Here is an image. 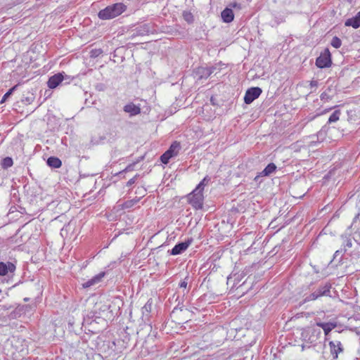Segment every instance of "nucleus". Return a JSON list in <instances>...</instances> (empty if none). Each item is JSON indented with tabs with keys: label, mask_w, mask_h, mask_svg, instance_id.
I'll return each instance as SVG.
<instances>
[{
	"label": "nucleus",
	"mask_w": 360,
	"mask_h": 360,
	"mask_svg": "<svg viewBox=\"0 0 360 360\" xmlns=\"http://www.w3.org/2000/svg\"><path fill=\"white\" fill-rule=\"evenodd\" d=\"M333 108H328V109H326V110H324V111L323 112V113H326V112H328L329 110H331V109H333Z\"/></svg>",
	"instance_id": "obj_32"
},
{
	"label": "nucleus",
	"mask_w": 360,
	"mask_h": 360,
	"mask_svg": "<svg viewBox=\"0 0 360 360\" xmlns=\"http://www.w3.org/2000/svg\"><path fill=\"white\" fill-rule=\"evenodd\" d=\"M353 238L357 244L360 245V229L353 233Z\"/></svg>",
	"instance_id": "obj_26"
},
{
	"label": "nucleus",
	"mask_w": 360,
	"mask_h": 360,
	"mask_svg": "<svg viewBox=\"0 0 360 360\" xmlns=\"http://www.w3.org/2000/svg\"><path fill=\"white\" fill-rule=\"evenodd\" d=\"M321 99H323V98H324V94H321Z\"/></svg>",
	"instance_id": "obj_36"
},
{
	"label": "nucleus",
	"mask_w": 360,
	"mask_h": 360,
	"mask_svg": "<svg viewBox=\"0 0 360 360\" xmlns=\"http://www.w3.org/2000/svg\"><path fill=\"white\" fill-rule=\"evenodd\" d=\"M187 285H188V282H187L186 279H184L180 282L179 287L181 288H186Z\"/></svg>",
	"instance_id": "obj_28"
},
{
	"label": "nucleus",
	"mask_w": 360,
	"mask_h": 360,
	"mask_svg": "<svg viewBox=\"0 0 360 360\" xmlns=\"http://www.w3.org/2000/svg\"><path fill=\"white\" fill-rule=\"evenodd\" d=\"M192 18V16L189 13V14H186L184 15V18L187 20V21H189L190 19L189 18Z\"/></svg>",
	"instance_id": "obj_30"
},
{
	"label": "nucleus",
	"mask_w": 360,
	"mask_h": 360,
	"mask_svg": "<svg viewBox=\"0 0 360 360\" xmlns=\"http://www.w3.org/2000/svg\"><path fill=\"white\" fill-rule=\"evenodd\" d=\"M15 269V265L11 262H0V276H6L8 273H14Z\"/></svg>",
	"instance_id": "obj_10"
},
{
	"label": "nucleus",
	"mask_w": 360,
	"mask_h": 360,
	"mask_svg": "<svg viewBox=\"0 0 360 360\" xmlns=\"http://www.w3.org/2000/svg\"><path fill=\"white\" fill-rule=\"evenodd\" d=\"M331 54L328 49H326L321 53L316 60V65L319 68H329L331 66Z\"/></svg>",
	"instance_id": "obj_4"
},
{
	"label": "nucleus",
	"mask_w": 360,
	"mask_h": 360,
	"mask_svg": "<svg viewBox=\"0 0 360 360\" xmlns=\"http://www.w3.org/2000/svg\"><path fill=\"white\" fill-rule=\"evenodd\" d=\"M351 245H352L351 243L349 241H347V246L351 247Z\"/></svg>",
	"instance_id": "obj_35"
},
{
	"label": "nucleus",
	"mask_w": 360,
	"mask_h": 360,
	"mask_svg": "<svg viewBox=\"0 0 360 360\" xmlns=\"http://www.w3.org/2000/svg\"><path fill=\"white\" fill-rule=\"evenodd\" d=\"M192 238H188L186 241L176 244L171 250V255H176L184 252L193 243Z\"/></svg>",
	"instance_id": "obj_8"
},
{
	"label": "nucleus",
	"mask_w": 360,
	"mask_h": 360,
	"mask_svg": "<svg viewBox=\"0 0 360 360\" xmlns=\"http://www.w3.org/2000/svg\"><path fill=\"white\" fill-rule=\"evenodd\" d=\"M124 111L130 116H135L141 113V108L133 103H129L124 106Z\"/></svg>",
	"instance_id": "obj_12"
},
{
	"label": "nucleus",
	"mask_w": 360,
	"mask_h": 360,
	"mask_svg": "<svg viewBox=\"0 0 360 360\" xmlns=\"http://www.w3.org/2000/svg\"><path fill=\"white\" fill-rule=\"evenodd\" d=\"M231 6L232 7H233V8H236V7H237V6H238V5H237V4H236V3H233V4H231Z\"/></svg>",
	"instance_id": "obj_33"
},
{
	"label": "nucleus",
	"mask_w": 360,
	"mask_h": 360,
	"mask_svg": "<svg viewBox=\"0 0 360 360\" xmlns=\"http://www.w3.org/2000/svg\"><path fill=\"white\" fill-rule=\"evenodd\" d=\"M188 202L196 210L202 209L203 206L204 195L201 191L194 189L188 195Z\"/></svg>",
	"instance_id": "obj_3"
},
{
	"label": "nucleus",
	"mask_w": 360,
	"mask_h": 360,
	"mask_svg": "<svg viewBox=\"0 0 360 360\" xmlns=\"http://www.w3.org/2000/svg\"><path fill=\"white\" fill-rule=\"evenodd\" d=\"M105 275V272L99 273L98 274L94 276L92 278H91L89 281H87L86 282L82 283V287L84 288H88L91 286H93V285L98 283L99 282L101 281V280L103 278Z\"/></svg>",
	"instance_id": "obj_11"
},
{
	"label": "nucleus",
	"mask_w": 360,
	"mask_h": 360,
	"mask_svg": "<svg viewBox=\"0 0 360 360\" xmlns=\"http://www.w3.org/2000/svg\"><path fill=\"white\" fill-rule=\"evenodd\" d=\"M345 25L347 27H352L354 29H357L360 27V20L358 18V17L355 15L353 18L347 19L345 22Z\"/></svg>",
	"instance_id": "obj_16"
},
{
	"label": "nucleus",
	"mask_w": 360,
	"mask_h": 360,
	"mask_svg": "<svg viewBox=\"0 0 360 360\" xmlns=\"http://www.w3.org/2000/svg\"><path fill=\"white\" fill-rule=\"evenodd\" d=\"M276 169V166L274 163H269L264 169L262 172L261 174L262 176H269L271 174L274 173Z\"/></svg>",
	"instance_id": "obj_18"
},
{
	"label": "nucleus",
	"mask_w": 360,
	"mask_h": 360,
	"mask_svg": "<svg viewBox=\"0 0 360 360\" xmlns=\"http://www.w3.org/2000/svg\"><path fill=\"white\" fill-rule=\"evenodd\" d=\"M46 162L50 167L55 169L60 168L62 166L61 160L57 157L51 156L49 158Z\"/></svg>",
	"instance_id": "obj_15"
},
{
	"label": "nucleus",
	"mask_w": 360,
	"mask_h": 360,
	"mask_svg": "<svg viewBox=\"0 0 360 360\" xmlns=\"http://www.w3.org/2000/svg\"><path fill=\"white\" fill-rule=\"evenodd\" d=\"M138 200H127L126 202H124V203H122L121 205V209L122 210H124V209H129V208H131L134 205H136L137 203Z\"/></svg>",
	"instance_id": "obj_21"
},
{
	"label": "nucleus",
	"mask_w": 360,
	"mask_h": 360,
	"mask_svg": "<svg viewBox=\"0 0 360 360\" xmlns=\"http://www.w3.org/2000/svg\"><path fill=\"white\" fill-rule=\"evenodd\" d=\"M318 298H319L318 295L316 294V292H314L311 293L309 295H308L307 297H306L304 300V302H311V301H314V300H317Z\"/></svg>",
	"instance_id": "obj_25"
},
{
	"label": "nucleus",
	"mask_w": 360,
	"mask_h": 360,
	"mask_svg": "<svg viewBox=\"0 0 360 360\" xmlns=\"http://www.w3.org/2000/svg\"><path fill=\"white\" fill-rule=\"evenodd\" d=\"M345 251H346L345 248L336 250L335 252V255L338 256V255L342 254V252H345Z\"/></svg>",
	"instance_id": "obj_29"
},
{
	"label": "nucleus",
	"mask_w": 360,
	"mask_h": 360,
	"mask_svg": "<svg viewBox=\"0 0 360 360\" xmlns=\"http://www.w3.org/2000/svg\"><path fill=\"white\" fill-rule=\"evenodd\" d=\"M330 354L333 359H338L339 354L344 352L345 348L342 343L339 340H331L328 342Z\"/></svg>",
	"instance_id": "obj_5"
},
{
	"label": "nucleus",
	"mask_w": 360,
	"mask_h": 360,
	"mask_svg": "<svg viewBox=\"0 0 360 360\" xmlns=\"http://www.w3.org/2000/svg\"><path fill=\"white\" fill-rule=\"evenodd\" d=\"M316 325L323 330L324 335L326 336L328 335L330 331L337 327V323L335 322H316Z\"/></svg>",
	"instance_id": "obj_13"
},
{
	"label": "nucleus",
	"mask_w": 360,
	"mask_h": 360,
	"mask_svg": "<svg viewBox=\"0 0 360 360\" xmlns=\"http://www.w3.org/2000/svg\"><path fill=\"white\" fill-rule=\"evenodd\" d=\"M341 112L340 110H335L328 119V123L335 122L339 120Z\"/></svg>",
	"instance_id": "obj_19"
},
{
	"label": "nucleus",
	"mask_w": 360,
	"mask_h": 360,
	"mask_svg": "<svg viewBox=\"0 0 360 360\" xmlns=\"http://www.w3.org/2000/svg\"><path fill=\"white\" fill-rule=\"evenodd\" d=\"M221 18L224 22L229 23L234 19V14L232 9L226 8L221 13Z\"/></svg>",
	"instance_id": "obj_14"
},
{
	"label": "nucleus",
	"mask_w": 360,
	"mask_h": 360,
	"mask_svg": "<svg viewBox=\"0 0 360 360\" xmlns=\"http://www.w3.org/2000/svg\"><path fill=\"white\" fill-rule=\"evenodd\" d=\"M210 179L205 176L196 186L195 189L201 191L203 193L205 186L208 184Z\"/></svg>",
	"instance_id": "obj_22"
},
{
	"label": "nucleus",
	"mask_w": 360,
	"mask_h": 360,
	"mask_svg": "<svg viewBox=\"0 0 360 360\" xmlns=\"http://www.w3.org/2000/svg\"><path fill=\"white\" fill-rule=\"evenodd\" d=\"M317 85V82L316 81H312L311 82V86H316Z\"/></svg>",
	"instance_id": "obj_31"
},
{
	"label": "nucleus",
	"mask_w": 360,
	"mask_h": 360,
	"mask_svg": "<svg viewBox=\"0 0 360 360\" xmlns=\"http://www.w3.org/2000/svg\"><path fill=\"white\" fill-rule=\"evenodd\" d=\"M181 149L180 143L178 141H174L169 149L166 150L161 156L160 160L163 164H167L169 162V160L172 158L176 157L178 155L179 150Z\"/></svg>",
	"instance_id": "obj_2"
},
{
	"label": "nucleus",
	"mask_w": 360,
	"mask_h": 360,
	"mask_svg": "<svg viewBox=\"0 0 360 360\" xmlns=\"http://www.w3.org/2000/svg\"><path fill=\"white\" fill-rule=\"evenodd\" d=\"M18 84L10 89L2 97L0 103L2 104L8 99V98L13 94V92L17 89Z\"/></svg>",
	"instance_id": "obj_23"
},
{
	"label": "nucleus",
	"mask_w": 360,
	"mask_h": 360,
	"mask_svg": "<svg viewBox=\"0 0 360 360\" xmlns=\"http://www.w3.org/2000/svg\"><path fill=\"white\" fill-rule=\"evenodd\" d=\"M262 92V91L259 87H251L248 89L244 96V102L246 104L251 103L261 95Z\"/></svg>",
	"instance_id": "obj_7"
},
{
	"label": "nucleus",
	"mask_w": 360,
	"mask_h": 360,
	"mask_svg": "<svg viewBox=\"0 0 360 360\" xmlns=\"http://www.w3.org/2000/svg\"><path fill=\"white\" fill-rule=\"evenodd\" d=\"M321 331L314 328H306L302 332V338L309 343L315 342L319 338Z\"/></svg>",
	"instance_id": "obj_6"
},
{
	"label": "nucleus",
	"mask_w": 360,
	"mask_h": 360,
	"mask_svg": "<svg viewBox=\"0 0 360 360\" xmlns=\"http://www.w3.org/2000/svg\"><path fill=\"white\" fill-rule=\"evenodd\" d=\"M356 17H358V18L360 20V11L356 13Z\"/></svg>",
	"instance_id": "obj_34"
},
{
	"label": "nucleus",
	"mask_w": 360,
	"mask_h": 360,
	"mask_svg": "<svg viewBox=\"0 0 360 360\" xmlns=\"http://www.w3.org/2000/svg\"><path fill=\"white\" fill-rule=\"evenodd\" d=\"M13 165V159L10 157H6L2 160L1 167L4 169L11 167Z\"/></svg>",
	"instance_id": "obj_20"
},
{
	"label": "nucleus",
	"mask_w": 360,
	"mask_h": 360,
	"mask_svg": "<svg viewBox=\"0 0 360 360\" xmlns=\"http://www.w3.org/2000/svg\"><path fill=\"white\" fill-rule=\"evenodd\" d=\"M330 44H331V46H333L334 48L338 49L341 46L342 41H341L340 39L338 38V37H334L332 39Z\"/></svg>",
	"instance_id": "obj_24"
},
{
	"label": "nucleus",
	"mask_w": 360,
	"mask_h": 360,
	"mask_svg": "<svg viewBox=\"0 0 360 360\" xmlns=\"http://www.w3.org/2000/svg\"><path fill=\"white\" fill-rule=\"evenodd\" d=\"M63 79V72H58L49 77L47 82V86L49 89H53L59 86Z\"/></svg>",
	"instance_id": "obj_9"
},
{
	"label": "nucleus",
	"mask_w": 360,
	"mask_h": 360,
	"mask_svg": "<svg viewBox=\"0 0 360 360\" xmlns=\"http://www.w3.org/2000/svg\"><path fill=\"white\" fill-rule=\"evenodd\" d=\"M102 53L101 49H94L91 51V57H96Z\"/></svg>",
	"instance_id": "obj_27"
},
{
	"label": "nucleus",
	"mask_w": 360,
	"mask_h": 360,
	"mask_svg": "<svg viewBox=\"0 0 360 360\" xmlns=\"http://www.w3.org/2000/svg\"><path fill=\"white\" fill-rule=\"evenodd\" d=\"M127 10V6L123 3H117L108 6L98 12V16L101 20H109L114 18Z\"/></svg>",
	"instance_id": "obj_1"
},
{
	"label": "nucleus",
	"mask_w": 360,
	"mask_h": 360,
	"mask_svg": "<svg viewBox=\"0 0 360 360\" xmlns=\"http://www.w3.org/2000/svg\"><path fill=\"white\" fill-rule=\"evenodd\" d=\"M331 285L330 284H326L323 286L319 288L315 292L318 295L319 297L322 296L328 295L330 292Z\"/></svg>",
	"instance_id": "obj_17"
}]
</instances>
